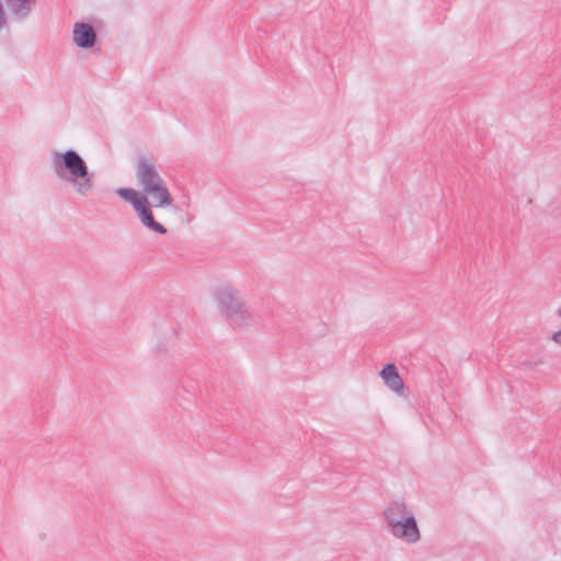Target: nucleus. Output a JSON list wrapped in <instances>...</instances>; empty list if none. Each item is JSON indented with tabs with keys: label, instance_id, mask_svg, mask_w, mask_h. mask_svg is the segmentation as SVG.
I'll use <instances>...</instances> for the list:
<instances>
[{
	"label": "nucleus",
	"instance_id": "f257e3e1",
	"mask_svg": "<svg viewBox=\"0 0 561 561\" xmlns=\"http://www.w3.org/2000/svg\"><path fill=\"white\" fill-rule=\"evenodd\" d=\"M136 178L138 185L142 188L141 194L133 188L125 187L117 188L116 194L133 205L144 227L156 233L165 234L167 228L154 219L148 198L151 197L154 207L170 206L173 198L165 181L158 172L154 163L145 156L137 159Z\"/></svg>",
	"mask_w": 561,
	"mask_h": 561
},
{
	"label": "nucleus",
	"instance_id": "f03ea898",
	"mask_svg": "<svg viewBox=\"0 0 561 561\" xmlns=\"http://www.w3.org/2000/svg\"><path fill=\"white\" fill-rule=\"evenodd\" d=\"M50 160L56 176L70 184L76 194L85 197L94 190V174L77 151H53Z\"/></svg>",
	"mask_w": 561,
	"mask_h": 561
},
{
	"label": "nucleus",
	"instance_id": "7ed1b4c3",
	"mask_svg": "<svg viewBox=\"0 0 561 561\" xmlns=\"http://www.w3.org/2000/svg\"><path fill=\"white\" fill-rule=\"evenodd\" d=\"M218 308L226 320L234 328L259 324L261 318L248 307L239 291L230 285H222L215 291Z\"/></svg>",
	"mask_w": 561,
	"mask_h": 561
},
{
	"label": "nucleus",
	"instance_id": "20e7f679",
	"mask_svg": "<svg viewBox=\"0 0 561 561\" xmlns=\"http://www.w3.org/2000/svg\"><path fill=\"white\" fill-rule=\"evenodd\" d=\"M383 517L394 537L408 543L419 540L420 531L416 519L407 512L403 503H392L385 510Z\"/></svg>",
	"mask_w": 561,
	"mask_h": 561
},
{
	"label": "nucleus",
	"instance_id": "39448f33",
	"mask_svg": "<svg viewBox=\"0 0 561 561\" xmlns=\"http://www.w3.org/2000/svg\"><path fill=\"white\" fill-rule=\"evenodd\" d=\"M96 41V33L89 23L77 22L73 25V42L80 48H91Z\"/></svg>",
	"mask_w": 561,
	"mask_h": 561
},
{
	"label": "nucleus",
	"instance_id": "423d86ee",
	"mask_svg": "<svg viewBox=\"0 0 561 561\" xmlns=\"http://www.w3.org/2000/svg\"><path fill=\"white\" fill-rule=\"evenodd\" d=\"M380 377L383 380V383L393 392L398 394L403 393L404 382L400 377L397 366L392 363L383 366L381 371L379 373Z\"/></svg>",
	"mask_w": 561,
	"mask_h": 561
},
{
	"label": "nucleus",
	"instance_id": "0eeeda50",
	"mask_svg": "<svg viewBox=\"0 0 561 561\" xmlns=\"http://www.w3.org/2000/svg\"><path fill=\"white\" fill-rule=\"evenodd\" d=\"M13 20L24 21L32 12L36 0H4Z\"/></svg>",
	"mask_w": 561,
	"mask_h": 561
},
{
	"label": "nucleus",
	"instance_id": "6e6552de",
	"mask_svg": "<svg viewBox=\"0 0 561 561\" xmlns=\"http://www.w3.org/2000/svg\"><path fill=\"white\" fill-rule=\"evenodd\" d=\"M550 340L561 346V329L553 332L550 336Z\"/></svg>",
	"mask_w": 561,
	"mask_h": 561
},
{
	"label": "nucleus",
	"instance_id": "1a4fd4ad",
	"mask_svg": "<svg viewBox=\"0 0 561 561\" xmlns=\"http://www.w3.org/2000/svg\"><path fill=\"white\" fill-rule=\"evenodd\" d=\"M556 314L561 318V307L557 309Z\"/></svg>",
	"mask_w": 561,
	"mask_h": 561
}]
</instances>
